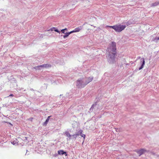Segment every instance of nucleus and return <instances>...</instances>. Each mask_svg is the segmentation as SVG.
Returning <instances> with one entry per match:
<instances>
[{
  "instance_id": "obj_7",
  "label": "nucleus",
  "mask_w": 159,
  "mask_h": 159,
  "mask_svg": "<svg viewBox=\"0 0 159 159\" xmlns=\"http://www.w3.org/2000/svg\"><path fill=\"white\" fill-rule=\"evenodd\" d=\"M40 67H41V68H47L48 67H51V65L49 64H43L41 65H40Z\"/></svg>"
},
{
  "instance_id": "obj_20",
  "label": "nucleus",
  "mask_w": 159,
  "mask_h": 159,
  "mask_svg": "<svg viewBox=\"0 0 159 159\" xmlns=\"http://www.w3.org/2000/svg\"><path fill=\"white\" fill-rule=\"evenodd\" d=\"M11 85H16V86H17V84L16 83V82H14L13 83H11Z\"/></svg>"
},
{
  "instance_id": "obj_13",
  "label": "nucleus",
  "mask_w": 159,
  "mask_h": 159,
  "mask_svg": "<svg viewBox=\"0 0 159 159\" xmlns=\"http://www.w3.org/2000/svg\"><path fill=\"white\" fill-rule=\"evenodd\" d=\"M134 21L131 20H129L128 21L125 22V24L127 26H129L131 24H133Z\"/></svg>"
},
{
  "instance_id": "obj_5",
  "label": "nucleus",
  "mask_w": 159,
  "mask_h": 159,
  "mask_svg": "<svg viewBox=\"0 0 159 159\" xmlns=\"http://www.w3.org/2000/svg\"><path fill=\"white\" fill-rule=\"evenodd\" d=\"M140 63H141V66L139 68V70H140L142 69L145 65V61L144 58H142L140 60Z\"/></svg>"
},
{
  "instance_id": "obj_24",
  "label": "nucleus",
  "mask_w": 159,
  "mask_h": 159,
  "mask_svg": "<svg viewBox=\"0 0 159 159\" xmlns=\"http://www.w3.org/2000/svg\"><path fill=\"white\" fill-rule=\"evenodd\" d=\"M98 29H99V30H101L100 28H99V27H98Z\"/></svg>"
},
{
  "instance_id": "obj_11",
  "label": "nucleus",
  "mask_w": 159,
  "mask_h": 159,
  "mask_svg": "<svg viewBox=\"0 0 159 159\" xmlns=\"http://www.w3.org/2000/svg\"><path fill=\"white\" fill-rule=\"evenodd\" d=\"M54 31L55 32H56L59 33H60V30H58L57 29V28L56 27H53L52 28H51L48 31Z\"/></svg>"
},
{
  "instance_id": "obj_22",
  "label": "nucleus",
  "mask_w": 159,
  "mask_h": 159,
  "mask_svg": "<svg viewBox=\"0 0 159 159\" xmlns=\"http://www.w3.org/2000/svg\"><path fill=\"white\" fill-rule=\"evenodd\" d=\"M11 143L14 145L16 144V143L14 142V141H13V142H12Z\"/></svg>"
},
{
  "instance_id": "obj_6",
  "label": "nucleus",
  "mask_w": 159,
  "mask_h": 159,
  "mask_svg": "<svg viewBox=\"0 0 159 159\" xmlns=\"http://www.w3.org/2000/svg\"><path fill=\"white\" fill-rule=\"evenodd\" d=\"M82 28L83 26L76 28L74 29V30L72 31L71 32H72V33L79 32L82 29Z\"/></svg>"
},
{
  "instance_id": "obj_12",
  "label": "nucleus",
  "mask_w": 159,
  "mask_h": 159,
  "mask_svg": "<svg viewBox=\"0 0 159 159\" xmlns=\"http://www.w3.org/2000/svg\"><path fill=\"white\" fill-rule=\"evenodd\" d=\"M72 33V32H71V31H70V32H68L65 33H64L65 35L63 36L64 38L65 39V38H66L67 37H68L69 36V35L70 34Z\"/></svg>"
},
{
  "instance_id": "obj_15",
  "label": "nucleus",
  "mask_w": 159,
  "mask_h": 159,
  "mask_svg": "<svg viewBox=\"0 0 159 159\" xmlns=\"http://www.w3.org/2000/svg\"><path fill=\"white\" fill-rule=\"evenodd\" d=\"M65 134L67 137L70 138V139L71 137L72 136V135H71L70 134L68 131H66L65 132Z\"/></svg>"
},
{
  "instance_id": "obj_25",
  "label": "nucleus",
  "mask_w": 159,
  "mask_h": 159,
  "mask_svg": "<svg viewBox=\"0 0 159 159\" xmlns=\"http://www.w3.org/2000/svg\"><path fill=\"white\" fill-rule=\"evenodd\" d=\"M91 26H93L94 27H96L95 26H93V25H91Z\"/></svg>"
},
{
  "instance_id": "obj_16",
  "label": "nucleus",
  "mask_w": 159,
  "mask_h": 159,
  "mask_svg": "<svg viewBox=\"0 0 159 159\" xmlns=\"http://www.w3.org/2000/svg\"><path fill=\"white\" fill-rule=\"evenodd\" d=\"M39 66H40V65L35 66V67H34V69H36V70H40L41 68V67H40Z\"/></svg>"
},
{
  "instance_id": "obj_10",
  "label": "nucleus",
  "mask_w": 159,
  "mask_h": 159,
  "mask_svg": "<svg viewBox=\"0 0 159 159\" xmlns=\"http://www.w3.org/2000/svg\"><path fill=\"white\" fill-rule=\"evenodd\" d=\"M159 5V1H156L155 2L152 3L151 5V7H155Z\"/></svg>"
},
{
  "instance_id": "obj_27",
  "label": "nucleus",
  "mask_w": 159,
  "mask_h": 159,
  "mask_svg": "<svg viewBox=\"0 0 159 159\" xmlns=\"http://www.w3.org/2000/svg\"><path fill=\"white\" fill-rule=\"evenodd\" d=\"M138 57V58H140V57Z\"/></svg>"
},
{
  "instance_id": "obj_9",
  "label": "nucleus",
  "mask_w": 159,
  "mask_h": 159,
  "mask_svg": "<svg viewBox=\"0 0 159 159\" xmlns=\"http://www.w3.org/2000/svg\"><path fill=\"white\" fill-rule=\"evenodd\" d=\"M58 154L59 155H63V154H65L66 156H67V154L66 153V152H64L62 150H59L58 151Z\"/></svg>"
},
{
  "instance_id": "obj_3",
  "label": "nucleus",
  "mask_w": 159,
  "mask_h": 159,
  "mask_svg": "<svg viewBox=\"0 0 159 159\" xmlns=\"http://www.w3.org/2000/svg\"><path fill=\"white\" fill-rule=\"evenodd\" d=\"M107 27L113 29L116 32H120L125 29L126 27V25H117L113 26L107 25L106 28H107Z\"/></svg>"
},
{
  "instance_id": "obj_17",
  "label": "nucleus",
  "mask_w": 159,
  "mask_h": 159,
  "mask_svg": "<svg viewBox=\"0 0 159 159\" xmlns=\"http://www.w3.org/2000/svg\"><path fill=\"white\" fill-rule=\"evenodd\" d=\"M68 30L67 28H66L64 29H62L61 30V32L62 33H65V31H67Z\"/></svg>"
},
{
  "instance_id": "obj_14",
  "label": "nucleus",
  "mask_w": 159,
  "mask_h": 159,
  "mask_svg": "<svg viewBox=\"0 0 159 159\" xmlns=\"http://www.w3.org/2000/svg\"><path fill=\"white\" fill-rule=\"evenodd\" d=\"M51 116H48V117L47 119H46L43 125H45V126L47 125L48 123V122L49 121V120L50 118L51 117Z\"/></svg>"
},
{
  "instance_id": "obj_21",
  "label": "nucleus",
  "mask_w": 159,
  "mask_h": 159,
  "mask_svg": "<svg viewBox=\"0 0 159 159\" xmlns=\"http://www.w3.org/2000/svg\"><path fill=\"white\" fill-rule=\"evenodd\" d=\"M81 137H83L84 138V139L85 137V134H81Z\"/></svg>"
},
{
  "instance_id": "obj_1",
  "label": "nucleus",
  "mask_w": 159,
  "mask_h": 159,
  "mask_svg": "<svg viewBox=\"0 0 159 159\" xmlns=\"http://www.w3.org/2000/svg\"><path fill=\"white\" fill-rule=\"evenodd\" d=\"M93 77L78 79L76 82V86L78 88L81 89L91 82L93 80Z\"/></svg>"
},
{
  "instance_id": "obj_29",
  "label": "nucleus",
  "mask_w": 159,
  "mask_h": 159,
  "mask_svg": "<svg viewBox=\"0 0 159 159\" xmlns=\"http://www.w3.org/2000/svg\"><path fill=\"white\" fill-rule=\"evenodd\" d=\"M85 23L83 25H85Z\"/></svg>"
},
{
  "instance_id": "obj_19",
  "label": "nucleus",
  "mask_w": 159,
  "mask_h": 159,
  "mask_svg": "<svg viewBox=\"0 0 159 159\" xmlns=\"http://www.w3.org/2000/svg\"><path fill=\"white\" fill-rule=\"evenodd\" d=\"M79 135V134H77L72 135V136H75V139Z\"/></svg>"
},
{
  "instance_id": "obj_18",
  "label": "nucleus",
  "mask_w": 159,
  "mask_h": 159,
  "mask_svg": "<svg viewBox=\"0 0 159 159\" xmlns=\"http://www.w3.org/2000/svg\"><path fill=\"white\" fill-rule=\"evenodd\" d=\"M159 40V37H156L154 38V41L157 42V41Z\"/></svg>"
},
{
  "instance_id": "obj_2",
  "label": "nucleus",
  "mask_w": 159,
  "mask_h": 159,
  "mask_svg": "<svg viewBox=\"0 0 159 159\" xmlns=\"http://www.w3.org/2000/svg\"><path fill=\"white\" fill-rule=\"evenodd\" d=\"M116 53L110 52L106 56L107 61L110 64H113L116 62Z\"/></svg>"
},
{
  "instance_id": "obj_28",
  "label": "nucleus",
  "mask_w": 159,
  "mask_h": 159,
  "mask_svg": "<svg viewBox=\"0 0 159 159\" xmlns=\"http://www.w3.org/2000/svg\"><path fill=\"white\" fill-rule=\"evenodd\" d=\"M17 89V88H14V89Z\"/></svg>"
},
{
  "instance_id": "obj_4",
  "label": "nucleus",
  "mask_w": 159,
  "mask_h": 159,
  "mask_svg": "<svg viewBox=\"0 0 159 159\" xmlns=\"http://www.w3.org/2000/svg\"><path fill=\"white\" fill-rule=\"evenodd\" d=\"M109 52H112L113 53H116V43L115 42H112L107 48Z\"/></svg>"
},
{
  "instance_id": "obj_26",
  "label": "nucleus",
  "mask_w": 159,
  "mask_h": 159,
  "mask_svg": "<svg viewBox=\"0 0 159 159\" xmlns=\"http://www.w3.org/2000/svg\"><path fill=\"white\" fill-rule=\"evenodd\" d=\"M74 138H75V136H72Z\"/></svg>"
},
{
  "instance_id": "obj_23",
  "label": "nucleus",
  "mask_w": 159,
  "mask_h": 159,
  "mask_svg": "<svg viewBox=\"0 0 159 159\" xmlns=\"http://www.w3.org/2000/svg\"><path fill=\"white\" fill-rule=\"evenodd\" d=\"M13 96V94H10V95H9V96Z\"/></svg>"
},
{
  "instance_id": "obj_8",
  "label": "nucleus",
  "mask_w": 159,
  "mask_h": 159,
  "mask_svg": "<svg viewBox=\"0 0 159 159\" xmlns=\"http://www.w3.org/2000/svg\"><path fill=\"white\" fill-rule=\"evenodd\" d=\"M146 151V150L142 149L138 151H137V153L139 154V155L140 156Z\"/></svg>"
}]
</instances>
